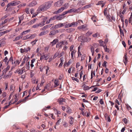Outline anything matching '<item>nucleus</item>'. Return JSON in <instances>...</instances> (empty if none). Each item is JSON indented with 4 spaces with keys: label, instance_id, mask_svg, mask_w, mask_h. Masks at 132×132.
<instances>
[{
    "label": "nucleus",
    "instance_id": "obj_1",
    "mask_svg": "<svg viewBox=\"0 0 132 132\" xmlns=\"http://www.w3.org/2000/svg\"><path fill=\"white\" fill-rule=\"evenodd\" d=\"M37 36L36 34H32L24 36L23 39V40L31 39L34 38Z\"/></svg>",
    "mask_w": 132,
    "mask_h": 132
},
{
    "label": "nucleus",
    "instance_id": "obj_2",
    "mask_svg": "<svg viewBox=\"0 0 132 132\" xmlns=\"http://www.w3.org/2000/svg\"><path fill=\"white\" fill-rule=\"evenodd\" d=\"M47 10L44 4L40 6L38 8L37 11L38 13H40L42 11H44Z\"/></svg>",
    "mask_w": 132,
    "mask_h": 132
},
{
    "label": "nucleus",
    "instance_id": "obj_3",
    "mask_svg": "<svg viewBox=\"0 0 132 132\" xmlns=\"http://www.w3.org/2000/svg\"><path fill=\"white\" fill-rule=\"evenodd\" d=\"M65 23H58V24L55 25L54 27H52V28L53 29H57L61 28L65 25Z\"/></svg>",
    "mask_w": 132,
    "mask_h": 132
},
{
    "label": "nucleus",
    "instance_id": "obj_4",
    "mask_svg": "<svg viewBox=\"0 0 132 132\" xmlns=\"http://www.w3.org/2000/svg\"><path fill=\"white\" fill-rule=\"evenodd\" d=\"M30 48L29 47L24 48V49L21 48L20 49V52L21 53H26L30 51Z\"/></svg>",
    "mask_w": 132,
    "mask_h": 132
},
{
    "label": "nucleus",
    "instance_id": "obj_5",
    "mask_svg": "<svg viewBox=\"0 0 132 132\" xmlns=\"http://www.w3.org/2000/svg\"><path fill=\"white\" fill-rule=\"evenodd\" d=\"M63 3V1L59 0L57 2H55L54 4V5L55 6L60 7L62 5Z\"/></svg>",
    "mask_w": 132,
    "mask_h": 132
},
{
    "label": "nucleus",
    "instance_id": "obj_6",
    "mask_svg": "<svg viewBox=\"0 0 132 132\" xmlns=\"http://www.w3.org/2000/svg\"><path fill=\"white\" fill-rule=\"evenodd\" d=\"M80 10V8H79L77 9L75 8H72V9H70L68 10V11L69 13H70L72 12H74L75 13H78L79 12Z\"/></svg>",
    "mask_w": 132,
    "mask_h": 132
},
{
    "label": "nucleus",
    "instance_id": "obj_7",
    "mask_svg": "<svg viewBox=\"0 0 132 132\" xmlns=\"http://www.w3.org/2000/svg\"><path fill=\"white\" fill-rule=\"evenodd\" d=\"M53 2V1H50L44 4L47 9H48L50 7Z\"/></svg>",
    "mask_w": 132,
    "mask_h": 132
},
{
    "label": "nucleus",
    "instance_id": "obj_8",
    "mask_svg": "<svg viewBox=\"0 0 132 132\" xmlns=\"http://www.w3.org/2000/svg\"><path fill=\"white\" fill-rule=\"evenodd\" d=\"M43 55L41 56L40 57V60H42L44 59H45V60H47L48 59V57L49 56L48 54H44V53L43 54Z\"/></svg>",
    "mask_w": 132,
    "mask_h": 132
},
{
    "label": "nucleus",
    "instance_id": "obj_9",
    "mask_svg": "<svg viewBox=\"0 0 132 132\" xmlns=\"http://www.w3.org/2000/svg\"><path fill=\"white\" fill-rule=\"evenodd\" d=\"M55 19H56V16H53L51 17L49 20L46 22V24H49L51 21H52L53 20H55Z\"/></svg>",
    "mask_w": 132,
    "mask_h": 132
},
{
    "label": "nucleus",
    "instance_id": "obj_10",
    "mask_svg": "<svg viewBox=\"0 0 132 132\" xmlns=\"http://www.w3.org/2000/svg\"><path fill=\"white\" fill-rule=\"evenodd\" d=\"M123 61L125 65H126L128 62L127 57V54H125L123 57Z\"/></svg>",
    "mask_w": 132,
    "mask_h": 132
},
{
    "label": "nucleus",
    "instance_id": "obj_11",
    "mask_svg": "<svg viewBox=\"0 0 132 132\" xmlns=\"http://www.w3.org/2000/svg\"><path fill=\"white\" fill-rule=\"evenodd\" d=\"M48 33V31L47 30L43 31L41 32L39 35V36H43L47 34Z\"/></svg>",
    "mask_w": 132,
    "mask_h": 132
},
{
    "label": "nucleus",
    "instance_id": "obj_12",
    "mask_svg": "<svg viewBox=\"0 0 132 132\" xmlns=\"http://www.w3.org/2000/svg\"><path fill=\"white\" fill-rule=\"evenodd\" d=\"M58 102L60 104H63V103L65 102V100L63 98H59L58 100Z\"/></svg>",
    "mask_w": 132,
    "mask_h": 132
},
{
    "label": "nucleus",
    "instance_id": "obj_13",
    "mask_svg": "<svg viewBox=\"0 0 132 132\" xmlns=\"http://www.w3.org/2000/svg\"><path fill=\"white\" fill-rule=\"evenodd\" d=\"M10 68V67L9 65H8L5 69L2 71L3 75L5 74L6 72L8 71Z\"/></svg>",
    "mask_w": 132,
    "mask_h": 132
},
{
    "label": "nucleus",
    "instance_id": "obj_14",
    "mask_svg": "<svg viewBox=\"0 0 132 132\" xmlns=\"http://www.w3.org/2000/svg\"><path fill=\"white\" fill-rule=\"evenodd\" d=\"M63 44L64 42L62 41L58 42L56 44V47H59L60 48H61L62 47V45Z\"/></svg>",
    "mask_w": 132,
    "mask_h": 132
},
{
    "label": "nucleus",
    "instance_id": "obj_15",
    "mask_svg": "<svg viewBox=\"0 0 132 132\" xmlns=\"http://www.w3.org/2000/svg\"><path fill=\"white\" fill-rule=\"evenodd\" d=\"M37 4V3L36 1H33L29 3L28 5L29 7H32L35 6Z\"/></svg>",
    "mask_w": 132,
    "mask_h": 132
},
{
    "label": "nucleus",
    "instance_id": "obj_16",
    "mask_svg": "<svg viewBox=\"0 0 132 132\" xmlns=\"http://www.w3.org/2000/svg\"><path fill=\"white\" fill-rule=\"evenodd\" d=\"M71 51V58L72 59H73V57L74 56H75V54L76 52V51L74 49L72 51Z\"/></svg>",
    "mask_w": 132,
    "mask_h": 132
},
{
    "label": "nucleus",
    "instance_id": "obj_17",
    "mask_svg": "<svg viewBox=\"0 0 132 132\" xmlns=\"http://www.w3.org/2000/svg\"><path fill=\"white\" fill-rule=\"evenodd\" d=\"M26 71L25 70V68L24 67L23 68H22L21 69H20V71L19 72V74L20 75H21L24 72H26Z\"/></svg>",
    "mask_w": 132,
    "mask_h": 132
},
{
    "label": "nucleus",
    "instance_id": "obj_18",
    "mask_svg": "<svg viewBox=\"0 0 132 132\" xmlns=\"http://www.w3.org/2000/svg\"><path fill=\"white\" fill-rule=\"evenodd\" d=\"M58 41V40L57 39H54L52 42H51V44H52V46H53L54 45L56 44V43Z\"/></svg>",
    "mask_w": 132,
    "mask_h": 132
},
{
    "label": "nucleus",
    "instance_id": "obj_19",
    "mask_svg": "<svg viewBox=\"0 0 132 132\" xmlns=\"http://www.w3.org/2000/svg\"><path fill=\"white\" fill-rule=\"evenodd\" d=\"M56 16V19L57 20H61L64 18V16H63L62 15H61L59 16Z\"/></svg>",
    "mask_w": 132,
    "mask_h": 132
},
{
    "label": "nucleus",
    "instance_id": "obj_20",
    "mask_svg": "<svg viewBox=\"0 0 132 132\" xmlns=\"http://www.w3.org/2000/svg\"><path fill=\"white\" fill-rule=\"evenodd\" d=\"M64 10V8L63 7H61L58 10L56 11V13H58L62 12Z\"/></svg>",
    "mask_w": 132,
    "mask_h": 132
},
{
    "label": "nucleus",
    "instance_id": "obj_21",
    "mask_svg": "<svg viewBox=\"0 0 132 132\" xmlns=\"http://www.w3.org/2000/svg\"><path fill=\"white\" fill-rule=\"evenodd\" d=\"M14 88L13 85H11L10 86V90L12 91V93H13L15 90Z\"/></svg>",
    "mask_w": 132,
    "mask_h": 132
},
{
    "label": "nucleus",
    "instance_id": "obj_22",
    "mask_svg": "<svg viewBox=\"0 0 132 132\" xmlns=\"http://www.w3.org/2000/svg\"><path fill=\"white\" fill-rule=\"evenodd\" d=\"M30 29H28L24 31L21 33V35H25L27 33L29 32L30 31Z\"/></svg>",
    "mask_w": 132,
    "mask_h": 132
},
{
    "label": "nucleus",
    "instance_id": "obj_23",
    "mask_svg": "<svg viewBox=\"0 0 132 132\" xmlns=\"http://www.w3.org/2000/svg\"><path fill=\"white\" fill-rule=\"evenodd\" d=\"M20 2H15V1L13 2H11L10 3L11 6H14L16 5H18L19 4Z\"/></svg>",
    "mask_w": 132,
    "mask_h": 132
},
{
    "label": "nucleus",
    "instance_id": "obj_24",
    "mask_svg": "<svg viewBox=\"0 0 132 132\" xmlns=\"http://www.w3.org/2000/svg\"><path fill=\"white\" fill-rule=\"evenodd\" d=\"M37 19H34L32 20L29 22V24H31L34 23H35Z\"/></svg>",
    "mask_w": 132,
    "mask_h": 132
},
{
    "label": "nucleus",
    "instance_id": "obj_25",
    "mask_svg": "<svg viewBox=\"0 0 132 132\" xmlns=\"http://www.w3.org/2000/svg\"><path fill=\"white\" fill-rule=\"evenodd\" d=\"M78 24V22H73L71 23H70V25L71 26V27H75L77 26V24Z\"/></svg>",
    "mask_w": 132,
    "mask_h": 132
},
{
    "label": "nucleus",
    "instance_id": "obj_26",
    "mask_svg": "<svg viewBox=\"0 0 132 132\" xmlns=\"http://www.w3.org/2000/svg\"><path fill=\"white\" fill-rule=\"evenodd\" d=\"M98 41L101 46H102L104 47V46L105 45H106L104 42L102 41L101 40H99Z\"/></svg>",
    "mask_w": 132,
    "mask_h": 132
},
{
    "label": "nucleus",
    "instance_id": "obj_27",
    "mask_svg": "<svg viewBox=\"0 0 132 132\" xmlns=\"http://www.w3.org/2000/svg\"><path fill=\"white\" fill-rule=\"evenodd\" d=\"M3 61L5 62L6 64L8 65L9 64V61L8 60L7 57H6L3 60Z\"/></svg>",
    "mask_w": 132,
    "mask_h": 132
},
{
    "label": "nucleus",
    "instance_id": "obj_28",
    "mask_svg": "<svg viewBox=\"0 0 132 132\" xmlns=\"http://www.w3.org/2000/svg\"><path fill=\"white\" fill-rule=\"evenodd\" d=\"M100 34L97 32L93 34L92 35L93 37L94 38H98L100 37Z\"/></svg>",
    "mask_w": 132,
    "mask_h": 132
},
{
    "label": "nucleus",
    "instance_id": "obj_29",
    "mask_svg": "<svg viewBox=\"0 0 132 132\" xmlns=\"http://www.w3.org/2000/svg\"><path fill=\"white\" fill-rule=\"evenodd\" d=\"M67 109L66 112L67 113L69 114H70L72 112V110L69 107L67 108Z\"/></svg>",
    "mask_w": 132,
    "mask_h": 132
},
{
    "label": "nucleus",
    "instance_id": "obj_30",
    "mask_svg": "<svg viewBox=\"0 0 132 132\" xmlns=\"http://www.w3.org/2000/svg\"><path fill=\"white\" fill-rule=\"evenodd\" d=\"M91 40L90 38H88L87 37H85L84 39V42H88Z\"/></svg>",
    "mask_w": 132,
    "mask_h": 132
},
{
    "label": "nucleus",
    "instance_id": "obj_31",
    "mask_svg": "<svg viewBox=\"0 0 132 132\" xmlns=\"http://www.w3.org/2000/svg\"><path fill=\"white\" fill-rule=\"evenodd\" d=\"M103 48L105 52H108V53L109 52V49L107 48V46L106 45H105V46H104Z\"/></svg>",
    "mask_w": 132,
    "mask_h": 132
},
{
    "label": "nucleus",
    "instance_id": "obj_32",
    "mask_svg": "<svg viewBox=\"0 0 132 132\" xmlns=\"http://www.w3.org/2000/svg\"><path fill=\"white\" fill-rule=\"evenodd\" d=\"M75 30V29L73 28H71L68 29L66 30L68 32H70L72 31H74Z\"/></svg>",
    "mask_w": 132,
    "mask_h": 132
},
{
    "label": "nucleus",
    "instance_id": "obj_33",
    "mask_svg": "<svg viewBox=\"0 0 132 132\" xmlns=\"http://www.w3.org/2000/svg\"><path fill=\"white\" fill-rule=\"evenodd\" d=\"M45 25V24L44 23V22H40L38 24V26L39 27H42Z\"/></svg>",
    "mask_w": 132,
    "mask_h": 132
},
{
    "label": "nucleus",
    "instance_id": "obj_34",
    "mask_svg": "<svg viewBox=\"0 0 132 132\" xmlns=\"http://www.w3.org/2000/svg\"><path fill=\"white\" fill-rule=\"evenodd\" d=\"M82 114L85 116L88 117L89 116V114L87 112H82Z\"/></svg>",
    "mask_w": 132,
    "mask_h": 132
},
{
    "label": "nucleus",
    "instance_id": "obj_35",
    "mask_svg": "<svg viewBox=\"0 0 132 132\" xmlns=\"http://www.w3.org/2000/svg\"><path fill=\"white\" fill-rule=\"evenodd\" d=\"M65 54L64 51H62L60 53H58V57L60 58L62 56Z\"/></svg>",
    "mask_w": 132,
    "mask_h": 132
},
{
    "label": "nucleus",
    "instance_id": "obj_36",
    "mask_svg": "<svg viewBox=\"0 0 132 132\" xmlns=\"http://www.w3.org/2000/svg\"><path fill=\"white\" fill-rule=\"evenodd\" d=\"M22 36L21 37L20 36H18L16 37L15 39L13 40V41H16L20 39L22 37Z\"/></svg>",
    "mask_w": 132,
    "mask_h": 132
},
{
    "label": "nucleus",
    "instance_id": "obj_37",
    "mask_svg": "<svg viewBox=\"0 0 132 132\" xmlns=\"http://www.w3.org/2000/svg\"><path fill=\"white\" fill-rule=\"evenodd\" d=\"M29 62H28L26 64V68L27 70H29Z\"/></svg>",
    "mask_w": 132,
    "mask_h": 132
},
{
    "label": "nucleus",
    "instance_id": "obj_38",
    "mask_svg": "<svg viewBox=\"0 0 132 132\" xmlns=\"http://www.w3.org/2000/svg\"><path fill=\"white\" fill-rule=\"evenodd\" d=\"M83 89L84 90H88L89 89V88L87 85H83Z\"/></svg>",
    "mask_w": 132,
    "mask_h": 132
},
{
    "label": "nucleus",
    "instance_id": "obj_39",
    "mask_svg": "<svg viewBox=\"0 0 132 132\" xmlns=\"http://www.w3.org/2000/svg\"><path fill=\"white\" fill-rule=\"evenodd\" d=\"M92 32L89 31L87 32L86 34V35L87 36H89L90 35L92 34Z\"/></svg>",
    "mask_w": 132,
    "mask_h": 132
},
{
    "label": "nucleus",
    "instance_id": "obj_40",
    "mask_svg": "<svg viewBox=\"0 0 132 132\" xmlns=\"http://www.w3.org/2000/svg\"><path fill=\"white\" fill-rule=\"evenodd\" d=\"M38 40V39H36L34 40L31 42V43L32 44V46H33L36 44V42Z\"/></svg>",
    "mask_w": 132,
    "mask_h": 132
},
{
    "label": "nucleus",
    "instance_id": "obj_41",
    "mask_svg": "<svg viewBox=\"0 0 132 132\" xmlns=\"http://www.w3.org/2000/svg\"><path fill=\"white\" fill-rule=\"evenodd\" d=\"M91 19L94 22H96V19H97L96 17L94 15L92 17Z\"/></svg>",
    "mask_w": 132,
    "mask_h": 132
},
{
    "label": "nucleus",
    "instance_id": "obj_42",
    "mask_svg": "<svg viewBox=\"0 0 132 132\" xmlns=\"http://www.w3.org/2000/svg\"><path fill=\"white\" fill-rule=\"evenodd\" d=\"M26 60V58H24L23 59V61H22V63L20 65V66H22L24 65L25 63V61Z\"/></svg>",
    "mask_w": 132,
    "mask_h": 132
},
{
    "label": "nucleus",
    "instance_id": "obj_43",
    "mask_svg": "<svg viewBox=\"0 0 132 132\" xmlns=\"http://www.w3.org/2000/svg\"><path fill=\"white\" fill-rule=\"evenodd\" d=\"M93 76H95V73L94 72V71H92L91 72V79H92L93 77Z\"/></svg>",
    "mask_w": 132,
    "mask_h": 132
},
{
    "label": "nucleus",
    "instance_id": "obj_44",
    "mask_svg": "<svg viewBox=\"0 0 132 132\" xmlns=\"http://www.w3.org/2000/svg\"><path fill=\"white\" fill-rule=\"evenodd\" d=\"M55 30H53L52 31H51L50 33L49 34V35H55Z\"/></svg>",
    "mask_w": 132,
    "mask_h": 132
},
{
    "label": "nucleus",
    "instance_id": "obj_45",
    "mask_svg": "<svg viewBox=\"0 0 132 132\" xmlns=\"http://www.w3.org/2000/svg\"><path fill=\"white\" fill-rule=\"evenodd\" d=\"M70 123L72 125L73 124V118L72 117H71L70 118Z\"/></svg>",
    "mask_w": 132,
    "mask_h": 132
},
{
    "label": "nucleus",
    "instance_id": "obj_46",
    "mask_svg": "<svg viewBox=\"0 0 132 132\" xmlns=\"http://www.w3.org/2000/svg\"><path fill=\"white\" fill-rule=\"evenodd\" d=\"M64 6L63 7L64 8V9H67L69 6V4L68 3H65L64 5Z\"/></svg>",
    "mask_w": 132,
    "mask_h": 132
},
{
    "label": "nucleus",
    "instance_id": "obj_47",
    "mask_svg": "<svg viewBox=\"0 0 132 132\" xmlns=\"http://www.w3.org/2000/svg\"><path fill=\"white\" fill-rule=\"evenodd\" d=\"M104 3L103 2V1H99L96 4L97 5H102L103 3Z\"/></svg>",
    "mask_w": 132,
    "mask_h": 132
},
{
    "label": "nucleus",
    "instance_id": "obj_48",
    "mask_svg": "<svg viewBox=\"0 0 132 132\" xmlns=\"http://www.w3.org/2000/svg\"><path fill=\"white\" fill-rule=\"evenodd\" d=\"M47 18L46 17H44L42 19V22H44V23L45 24V22L46 21L47 19Z\"/></svg>",
    "mask_w": 132,
    "mask_h": 132
},
{
    "label": "nucleus",
    "instance_id": "obj_49",
    "mask_svg": "<svg viewBox=\"0 0 132 132\" xmlns=\"http://www.w3.org/2000/svg\"><path fill=\"white\" fill-rule=\"evenodd\" d=\"M8 20H9V19H5L4 21H2V24H4L5 23L7 22Z\"/></svg>",
    "mask_w": 132,
    "mask_h": 132
},
{
    "label": "nucleus",
    "instance_id": "obj_50",
    "mask_svg": "<svg viewBox=\"0 0 132 132\" xmlns=\"http://www.w3.org/2000/svg\"><path fill=\"white\" fill-rule=\"evenodd\" d=\"M51 106H48L47 107H45V108L43 109L42 110L43 111L44 110L46 111V109H49L50 108Z\"/></svg>",
    "mask_w": 132,
    "mask_h": 132
},
{
    "label": "nucleus",
    "instance_id": "obj_51",
    "mask_svg": "<svg viewBox=\"0 0 132 132\" xmlns=\"http://www.w3.org/2000/svg\"><path fill=\"white\" fill-rule=\"evenodd\" d=\"M85 28V26L84 25H82L78 27V28L79 29H81L83 28Z\"/></svg>",
    "mask_w": 132,
    "mask_h": 132
},
{
    "label": "nucleus",
    "instance_id": "obj_52",
    "mask_svg": "<svg viewBox=\"0 0 132 132\" xmlns=\"http://www.w3.org/2000/svg\"><path fill=\"white\" fill-rule=\"evenodd\" d=\"M107 10L108 9L107 8H106L105 9L104 14L105 15H106L107 14Z\"/></svg>",
    "mask_w": 132,
    "mask_h": 132
},
{
    "label": "nucleus",
    "instance_id": "obj_53",
    "mask_svg": "<svg viewBox=\"0 0 132 132\" xmlns=\"http://www.w3.org/2000/svg\"><path fill=\"white\" fill-rule=\"evenodd\" d=\"M61 122V119H60L58 120L56 123V125H58L60 124V123Z\"/></svg>",
    "mask_w": 132,
    "mask_h": 132
},
{
    "label": "nucleus",
    "instance_id": "obj_54",
    "mask_svg": "<svg viewBox=\"0 0 132 132\" xmlns=\"http://www.w3.org/2000/svg\"><path fill=\"white\" fill-rule=\"evenodd\" d=\"M32 27L34 28H38V24L37 23L33 25Z\"/></svg>",
    "mask_w": 132,
    "mask_h": 132
},
{
    "label": "nucleus",
    "instance_id": "obj_55",
    "mask_svg": "<svg viewBox=\"0 0 132 132\" xmlns=\"http://www.w3.org/2000/svg\"><path fill=\"white\" fill-rule=\"evenodd\" d=\"M72 79L73 80H75L77 81V82H78L79 81V80L76 78H75L74 77H72Z\"/></svg>",
    "mask_w": 132,
    "mask_h": 132
},
{
    "label": "nucleus",
    "instance_id": "obj_56",
    "mask_svg": "<svg viewBox=\"0 0 132 132\" xmlns=\"http://www.w3.org/2000/svg\"><path fill=\"white\" fill-rule=\"evenodd\" d=\"M71 27V26L70 25V23H69L65 24V27L66 28H67Z\"/></svg>",
    "mask_w": 132,
    "mask_h": 132
},
{
    "label": "nucleus",
    "instance_id": "obj_57",
    "mask_svg": "<svg viewBox=\"0 0 132 132\" xmlns=\"http://www.w3.org/2000/svg\"><path fill=\"white\" fill-rule=\"evenodd\" d=\"M54 83L55 85L56 86H58V81L57 80H56L54 82Z\"/></svg>",
    "mask_w": 132,
    "mask_h": 132
},
{
    "label": "nucleus",
    "instance_id": "obj_58",
    "mask_svg": "<svg viewBox=\"0 0 132 132\" xmlns=\"http://www.w3.org/2000/svg\"><path fill=\"white\" fill-rule=\"evenodd\" d=\"M25 11L26 12V13L27 14H29V9L28 8H26L25 9Z\"/></svg>",
    "mask_w": 132,
    "mask_h": 132
},
{
    "label": "nucleus",
    "instance_id": "obj_59",
    "mask_svg": "<svg viewBox=\"0 0 132 132\" xmlns=\"http://www.w3.org/2000/svg\"><path fill=\"white\" fill-rule=\"evenodd\" d=\"M23 15L19 17V20H22L23 19Z\"/></svg>",
    "mask_w": 132,
    "mask_h": 132
},
{
    "label": "nucleus",
    "instance_id": "obj_60",
    "mask_svg": "<svg viewBox=\"0 0 132 132\" xmlns=\"http://www.w3.org/2000/svg\"><path fill=\"white\" fill-rule=\"evenodd\" d=\"M123 121L124 122V123H125V124H126L127 123V119L126 118H124L123 120Z\"/></svg>",
    "mask_w": 132,
    "mask_h": 132
},
{
    "label": "nucleus",
    "instance_id": "obj_61",
    "mask_svg": "<svg viewBox=\"0 0 132 132\" xmlns=\"http://www.w3.org/2000/svg\"><path fill=\"white\" fill-rule=\"evenodd\" d=\"M99 102H100V103L101 104H102V105L104 103V102L103 101L102 99H101L100 100Z\"/></svg>",
    "mask_w": 132,
    "mask_h": 132
},
{
    "label": "nucleus",
    "instance_id": "obj_62",
    "mask_svg": "<svg viewBox=\"0 0 132 132\" xmlns=\"http://www.w3.org/2000/svg\"><path fill=\"white\" fill-rule=\"evenodd\" d=\"M53 25V24H49L47 25L46 26L47 27V28H50V27H51L52 25Z\"/></svg>",
    "mask_w": 132,
    "mask_h": 132
},
{
    "label": "nucleus",
    "instance_id": "obj_63",
    "mask_svg": "<svg viewBox=\"0 0 132 132\" xmlns=\"http://www.w3.org/2000/svg\"><path fill=\"white\" fill-rule=\"evenodd\" d=\"M8 15L7 14H6L3 17H2L1 19L2 20H3V19H5L7 18L8 17Z\"/></svg>",
    "mask_w": 132,
    "mask_h": 132
},
{
    "label": "nucleus",
    "instance_id": "obj_64",
    "mask_svg": "<svg viewBox=\"0 0 132 132\" xmlns=\"http://www.w3.org/2000/svg\"><path fill=\"white\" fill-rule=\"evenodd\" d=\"M74 47V45H72L70 47V51H72L73 50V48Z\"/></svg>",
    "mask_w": 132,
    "mask_h": 132
}]
</instances>
